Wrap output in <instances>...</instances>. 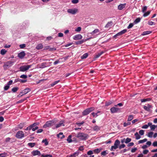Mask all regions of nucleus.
I'll list each match as a JSON object with an SVG mask.
<instances>
[{"instance_id": "2f4dec72", "label": "nucleus", "mask_w": 157, "mask_h": 157, "mask_svg": "<svg viewBox=\"0 0 157 157\" xmlns=\"http://www.w3.org/2000/svg\"><path fill=\"white\" fill-rule=\"evenodd\" d=\"M7 51L5 49H2L0 52V53L2 55H4L6 52Z\"/></svg>"}, {"instance_id": "a18cd8bd", "label": "nucleus", "mask_w": 157, "mask_h": 157, "mask_svg": "<svg viewBox=\"0 0 157 157\" xmlns=\"http://www.w3.org/2000/svg\"><path fill=\"white\" fill-rule=\"evenodd\" d=\"M60 135H62V136L60 137L61 139H63L65 137V136L63 135V133L62 132H60L59 134H57V136L59 137V136Z\"/></svg>"}, {"instance_id": "c9c22d12", "label": "nucleus", "mask_w": 157, "mask_h": 157, "mask_svg": "<svg viewBox=\"0 0 157 157\" xmlns=\"http://www.w3.org/2000/svg\"><path fill=\"white\" fill-rule=\"evenodd\" d=\"M41 157H52V156L51 155L42 154L41 155Z\"/></svg>"}, {"instance_id": "680f3d73", "label": "nucleus", "mask_w": 157, "mask_h": 157, "mask_svg": "<svg viewBox=\"0 0 157 157\" xmlns=\"http://www.w3.org/2000/svg\"><path fill=\"white\" fill-rule=\"evenodd\" d=\"M10 88V86L8 84L7 85L5 86L4 87V90H7Z\"/></svg>"}, {"instance_id": "0eeeda50", "label": "nucleus", "mask_w": 157, "mask_h": 157, "mask_svg": "<svg viewBox=\"0 0 157 157\" xmlns=\"http://www.w3.org/2000/svg\"><path fill=\"white\" fill-rule=\"evenodd\" d=\"M127 30L126 29H123L121 32L117 33L114 36H113V37L114 38H116L118 36L121 35L127 32Z\"/></svg>"}, {"instance_id": "7c9ffc66", "label": "nucleus", "mask_w": 157, "mask_h": 157, "mask_svg": "<svg viewBox=\"0 0 157 157\" xmlns=\"http://www.w3.org/2000/svg\"><path fill=\"white\" fill-rule=\"evenodd\" d=\"M83 42H84L83 40H81L75 42V44L76 45L81 44H82Z\"/></svg>"}, {"instance_id": "a211bd4d", "label": "nucleus", "mask_w": 157, "mask_h": 157, "mask_svg": "<svg viewBox=\"0 0 157 157\" xmlns=\"http://www.w3.org/2000/svg\"><path fill=\"white\" fill-rule=\"evenodd\" d=\"M105 52L102 51L100 52V53H98L96 54L94 57V59L95 60L99 57L101 55Z\"/></svg>"}, {"instance_id": "864d4df0", "label": "nucleus", "mask_w": 157, "mask_h": 157, "mask_svg": "<svg viewBox=\"0 0 157 157\" xmlns=\"http://www.w3.org/2000/svg\"><path fill=\"white\" fill-rule=\"evenodd\" d=\"M26 100V98H25L23 99L20 100H19V101H17V103H22L23 101H24L25 100Z\"/></svg>"}, {"instance_id": "09e8293b", "label": "nucleus", "mask_w": 157, "mask_h": 157, "mask_svg": "<svg viewBox=\"0 0 157 157\" xmlns=\"http://www.w3.org/2000/svg\"><path fill=\"white\" fill-rule=\"evenodd\" d=\"M42 142L44 143L45 145H47L48 144V142L46 139L43 140L42 141Z\"/></svg>"}, {"instance_id": "603ef678", "label": "nucleus", "mask_w": 157, "mask_h": 157, "mask_svg": "<svg viewBox=\"0 0 157 157\" xmlns=\"http://www.w3.org/2000/svg\"><path fill=\"white\" fill-rule=\"evenodd\" d=\"M125 146L124 144H123L121 145H120L119 147V148L120 149H121L122 148H124Z\"/></svg>"}, {"instance_id": "6e6552de", "label": "nucleus", "mask_w": 157, "mask_h": 157, "mask_svg": "<svg viewBox=\"0 0 157 157\" xmlns=\"http://www.w3.org/2000/svg\"><path fill=\"white\" fill-rule=\"evenodd\" d=\"M13 61H8L4 64L3 67L4 68H7V67H10L13 64Z\"/></svg>"}, {"instance_id": "4be33fe9", "label": "nucleus", "mask_w": 157, "mask_h": 157, "mask_svg": "<svg viewBox=\"0 0 157 157\" xmlns=\"http://www.w3.org/2000/svg\"><path fill=\"white\" fill-rule=\"evenodd\" d=\"M99 32V30L98 29H96L90 33L91 35L95 34Z\"/></svg>"}, {"instance_id": "2eb2a0df", "label": "nucleus", "mask_w": 157, "mask_h": 157, "mask_svg": "<svg viewBox=\"0 0 157 157\" xmlns=\"http://www.w3.org/2000/svg\"><path fill=\"white\" fill-rule=\"evenodd\" d=\"M30 91H31V90L30 89H29V88H26L24 90H23L21 91L20 92V93L21 94L23 93V94H27V93H29V92Z\"/></svg>"}, {"instance_id": "774afa93", "label": "nucleus", "mask_w": 157, "mask_h": 157, "mask_svg": "<svg viewBox=\"0 0 157 157\" xmlns=\"http://www.w3.org/2000/svg\"><path fill=\"white\" fill-rule=\"evenodd\" d=\"M152 145L155 147H157V141H155L152 143Z\"/></svg>"}, {"instance_id": "f3484780", "label": "nucleus", "mask_w": 157, "mask_h": 157, "mask_svg": "<svg viewBox=\"0 0 157 157\" xmlns=\"http://www.w3.org/2000/svg\"><path fill=\"white\" fill-rule=\"evenodd\" d=\"M126 6V3L121 4L118 6V9L119 10H122Z\"/></svg>"}, {"instance_id": "b1692460", "label": "nucleus", "mask_w": 157, "mask_h": 157, "mask_svg": "<svg viewBox=\"0 0 157 157\" xmlns=\"http://www.w3.org/2000/svg\"><path fill=\"white\" fill-rule=\"evenodd\" d=\"M88 55L87 53H85L81 57V58L82 59H86L88 56Z\"/></svg>"}, {"instance_id": "f03ea898", "label": "nucleus", "mask_w": 157, "mask_h": 157, "mask_svg": "<svg viewBox=\"0 0 157 157\" xmlns=\"http://www.w3.org/2000/svg\"><path fill=\"white\" fill-rule=\"evenodd\" d=\"M57 122L56 120H54L52 121H49L46 122L45 124L43 126V128H47L52 126L55 124Z\"/></svg>"}, {"instance_id": "338daca9", "label": "nucleus", "mask_w": 157, "mask_h": 157, "mask_svg": "<svg viewBox=\"0 0 157 157\" xmlns=\"http://www.w3.org/2000/svg\"><path fill=\"white\" fill-rule=\"evenodd\" d=\"M27 81V80H23L21 79H20L19 80V82H21L22 83L26 82Z\"/></svg>"}, {"instance_id": "bb28decb", "label": "nucleus", "mask_w": 157, "mask_h": 157, "mask_svg": "<svg viewBox=\"0 0 157 157\" xmlns=\"http://www.w3.org/2000/svg\"><path fill=\"white\" fill-rule=\"evenodd\" d=\"M28 145L31 147H34L36 145V143H29L28 144Z\"/></svg>"}, {"instance_id": "37998d69", "label": "nucleus", "mask_w": 157, "mask_h": 157, "mask_svg": "<svg viewBox=\"0 0 157 157\" xmlns=\"http://www.w3.org/2000/svg\"><path fill=\"white\" fill-rule=\"evenodd\" d=\"M150 100L148 98L142 99L140 100L141 102H145Z\"/></svg>"}, {"instance_id": "20e7f679", "label": "nucleus", "mask_w": 157, "mask_h": 157, "mask_svg": "<svg viewBox=\"0 0 157 157\" xmlns=\"http://www.w3.org/2000/svg\"><path fill=\"white\" fill-rule=\"evenodd\" d=\"M16 138L18 139H21L24 136V133L22 131H18L15 135Z\"/></svg>"}, {"instance_id": "a878e982", "label": "nucleus", "mask_w": 157, "mask_h": 157, "mask_svg": "<svg viewBox=\"0 0 157 157\" xmlns=\"http://www.w3.org/2000/svg\"><path fill=\"white\" fill-rule=\"evenodd\" d=\"M101 149L98 148L95 149L93 150V152L96 154H98L101 151Z\"/></svg>"}, {"instance_id": "c85d7f7f", "label": "nucleus", "mask_w": 157, "mask_h": 157, "mask_svg": "<svg viewBox=\"0 0 157 157\" xmlns=\"http://www.w3.org/2000/svg\"><path fill=\"white\" fill-rule=\"evenodd\" d=\"M71 135H70L68 136V138L67 139V141L69 143H71L72 141V139H71Z\"/></svg>"}, {"instance_id": "473e14b6", "label": "nucleus", "mask_w": 157, "mask_h": 157, "mask_svg": "<svg viewBox=\"0 0 157 157\" xmlns=\"http://www.w3.org/2000/svg\"><path fill=\"white\" fill-rule=\"evenodd\" d=\"M140 20L141 19L140 17H138L134 21V23L135 24H137L140 21Z\"/></svg>"}, {"instance_id": "4d7b16f0", "label": "nucleus", "mask_w": 157, "mask_h": 157, "mask_svg": "<svg viewBox=\"0 0 157 157\" xmlns=\"http://www.w3.org/2000/svg\"><path fill=\"white\" fill-rule=\"evenodd\" d=\"M134 24L132 23H130L129 25L128 26V29H130L132 28Z\"/></svg>"}, {"instance_id": "0e129e2a", "label": "nucleus", "mask_w": 157, "mask_h": 157, "mask_svg": "<svg viewBox=\"0 0 157 157\" xmlns=\"http://www.w3.org/2000/svg\"><path fill=\"white\" fill-rule=\"evenodd\" d=\"M149 152V151L148 150H145L143 151V153L144 155L147 154Z\"/></svg>"}, {"instance_id": "e433bc0d", "label": "nucleus", "mask_w": 157, "mask_h": 157, "mask_svg": "<svg viewBox=\"0 0 157 157\" xmlns=\"http://www.w3.org/2000/svg\"><path fill=\"white\" fill-rule=\"evenodd\" d=\"M125 143L126 144L128 143L131 141V139L129 138H127L126 139H125Z\"/></svg>"}, {"instance_id": "9b49d317", "label": "nucleus", "mask_w": 157, "mask_h": 157, "mask_svg": "<svg viewBox=\"0 0 157 157\" xmlns=\"http://www.w3.org/2000/svg\"><path fill=\"white\" fill-rule=\"evenodd\" d=\"M152 107V105L148 104L147 106H144V110L150 112L151 111L150 108H151Z\"/></svg>"}, {"instance_id": "aec40b11", "label": "nucleus", "mask_w": 157, "mask_h": 157, "mask_svg": "<svg viewBox=\"0 0 157 157\" xmlns=\"http://www.w3.org/2000/svg\"><path fill=\"white\" fill-rule=\"evenodd\" d=\"M120 143V141L118 140H117L114 142V145L118 148V146H119Z\"/></svg>"}, {"instance_id": "ea45409f", "label": "nucleus", "mask_w": 157, "mask_h": 157, "mask_svg": "<svg viewBox=\"0 0 157 157\" xmlns=\"http://www.w3.org/2000/svg\"><path fill=\"white\" fill-rule=\"evenodd\" d=\"M59 81H60V80H59L55 81L53 83H52L51 84V86H53L54 85H56L57 83H58L59 82Z\"/></svg>"}, {"instance_id": "c03bdc74", "label": "nucleus", "mask_w": 157, "mask_h": 157, "mask_svg": "<svg viewBox=\"0 0 157 157\" xmlns=\"http://www.w3.org/2000/svg\"><path fill=\"white\" fill-rule=\"evenodd\" d=\"M100 113V112L99 111H98V112L97 113H95L94 112L93 113H91V114L93 115V117H97L98 116V113Z\"/></svg>"}, {"instance_id": "de8ad7c7", "label": "nucleus", "mask_w": 157, "mask_h": 157, "mask_svg": "<svg viewBox=\"0 0 157 157\" xmlns=\"http://www.w3.org/2000/svg\"><path fill=\"white\" fill-rule=\"evenodd\" d=\"M117 148V147L116 146H115V145H114V146H113L111 147L110 149V150L111 151H113V149H116Z\"/></svg>"}, {"instance_id": "dca6fc26", "label": "nucleus", "mask_w": 157, "mask_h": 157, "mask_svg": "<svg viewBox=\"0 0 157 157\" xmlns=\"http://www.w3.org/2000/svg\"><path fill=\"white\" fill-rule=\"evenodd\" d=\"M25 55V52L22 51L18 54V56L20 59H22Z\"/></svg>"}, {"instance_id": "6ab92c4d", "label": "nucleus", "mask_w": 157, "mask_h": 157, "mask_svg": "<svg viewBox=\"0 0 157 157\" xmlns=\"http://www.w3.org/2000/svg\"><path fill=\"white\" fill-rule=\"evenodd\" d=\"M113 25V21H110L109 22H108L107 24L105 25V28H108L109 27Z\"/></svg>"}, {"instance_id": "8fccbe9b", "label": "nucleus", "mask_w": 157, "mask_h": 157, "mask_svg": "<svg viewBox=\"0 0 157 157\" xmlns=\"http://www.w3.org/2000/svg\"><path fill=\"white\" fill-rule=\"evenodd\" d=\"M20 78H22L26 79L27 78V76L26 75H23L20 76Z\"/></svg>"}, {"instance_id": "bf43d9fd", "label": "nucleus", "mask_w": 157, "mask_h": 157, "mask_svg": "<svg viewBox=\"0 0 157 157\" xmlns=\"http://www.w3.org/2000/svg\"><path fill=\"white\" fill-rule=\"evenodd\" d=\"M156 127V126L155 125H152L151 127V130H154Z\"/></svg>"}, {"instance_id": "69168bd1", "label": "nucleus", "mask_w": 157, "mask_h": 157, "mask_svg": "<svg viewBox=\"0 0 157 157\" xmlns=\"http://www.w3.org/2000/svg\"><path fill=\"white\" fill-rule=\"evenodd\" d=\"M139 133L141 135H143L144 134V130H140L139 131Z\"/></svg>"}, {"instance_id": "052dcab7", "label": "nucleus", "mask_w": 157, "mask_h": 157, "mask_svg": "<svg viewBox=\"0 0 157 157\" xmlns=\"http://www.w3.org/2000/svg\"><path fill=\"white\" fill-rule=\"evenodd\" d=\"M79 1V0H72L71 1V2L73 4H77Z\"/></svg>"}, {"instance_id": "6e6d98bb", "label": "nucleus", "mask_w": 157, "mask_h": 157, "mask_svg": "<svg viewBox=\"0 0 157 157\" xmlns=\"http://www.w3.org/2000/svg\"><path fill=\"white\" fill-rule=\"evenodd\" d=\"M93 153V151L90 150L88 151L87 152V154L88 155H91Z\"/></svg>"}, {"instance_id": "3c124183", "label": "nucleus", "mask_w": 157, "mask_h": 157, "mask_svg": "<svg viewBox=\"0 0 157 157\" xmlns=\"http://www.w3.org/2000/svg\"><path fill=\"white\" fill-rule=\"evenodd\" d=\"M84 123V122L82 121L81 123L76 122V124L78 125V126L80 127L81 126V125L83 124Z\"/></svg>"}, {"instance_id": "412c9836", "label": "nucleus", "mask_w": 157, "mask_h": 157, "mask_svg": "<svg viewBox=\"0 0 157 157\" xmlns=\"http://www.w3.org/2000/svg\"><path fill=\"white\" fill-rule=\"evenodd\" d=\"M152 33V31H144L143 32L142 35H148Z\"/></svg>"}, {"instance_id": "e2e57ef3", "label": "nucleus", "mask_w": 157, "mask_h": 157, "mask_svg": "<svg viewBox=\"0 0 157 157\" xmlns=\"http://www.w3.org/2000/svg\"><path fill=\"white\" fill-rule=\"evenodd\" d=\"M131 124V123L130 122H127V123H124V127H126V126H128V125H130Z\"/></svg>"}, {"instance_id": "5fc2aeb1", "label": "nucleus", "mask_w": 157, "mask_h": 157, "mask_svg": "<svg viewBox=\"0 0 157 157\" xmlns=\"http://www.w3.org/2000/svg\"><path fill=\"white\" fill-rule=\"evenodd\" d=\"M153 134V132H150L148 133V137L151 138L152 137V135Z\"/></svg>"}, {"instance_id": "c756f323", "label": "nucleus", "mask_w": 157, "mask_h": 157, "mask_svg": "<svg viewBox=\"0 0 157 157\" xmlns=\"http://www.w3.org/2000/svg\"><path fill=\"white\" fill-rule=\"evenodd\" d=\"M151 13V11L149 10L147 12L144 13L143 15V16L144 17H146L149 15Z\"/></svg>"}, {"instance_id": "39448f33", "label": "nucleus", "mask_w": 157, "mask_h": 157, "mask_svg": "<svg viewBox=\"0 0 157 157\" xmlns=\"http://www.w3.org/2000/svg\"><path fill=\"white\" fill-rule=\"evenodd\" d=\"M32 66V65H24L21 66L20 67V71L24 72L28 70Z\"/></svg>"}, {"instance_id": "1a4fd4ad", "label": "nucleus", "mask_w": 157, "mask_h": 157, "mask_svg": "<svg viewBox=\"0 0 157 157\" xmlns=\"http://www.w3.org/2000/svg\"><path fill=\"white\" fill-rule=\"evenodd\" d=\"M120 109L119 108L115 107H113L110 109L112 113H114L118 112Z\"/></svg>"}, {"instance_id": "7ed1b4c3", "label": "nucleus", "mask_w": 157, "mask_h": 157, "mask_svg": "<svg viewBox=\"0 0 157 157\" xmlns=\"http://www.w3.org/2000/svg\"><path fill=\"white\" fill-rule=\"evenodd\" d=\"M95 108L94 107L89 108L85 110L82 112V115L83 116H86L90 113Z\"/></svg>"}, {"instance_id": "49530a36", "label": "nucleus", "mask_w": 157, "mask_h": 157, "mask_svg": "<svg viewBox=\"0 0 157 157\" xmlns=\"http://www.w3.org/2000/svg\"><path fill=\"white\" fill-rule=\"evenodd\" d=\"M147 7L146 6H144L142 9V11L143 13H144L147 9Z\"/></svg>"}, {"instance_id": "f704fd0d", "label": "nucleus", "mask_w": 157, "mask_h": 157, "mask_svg": "<svg viewBox=\"0 0 157 157\" xmlns=\"http://www.w3.org/2000/svg\"><path fill=\"white\" fill-rule=\"evenodd\" d=\"M147 141V139L146 138H145L143 140H140L139 141V144L142 143L144 142H145Z\"/></svg>"}, {"instance_id": "4468645a", "label": "nucleus", "mask_w": 157, "mask_h": 157, "mask_svg": "<svg viewBox=\"0 0 157 157\" xmlns=\"http://www.w3.org/2000/svg\"><path fill=\"white\" fill-rule=\"evenodd\" d=\"M78 154L79 152L78 151H77L72 154L67 155L66 157H76L78 155Z\"/></svg>"}, {"instance_id": "13d9d810", "label": "nucleus", "mask_w": 157, "mask_h": 157, "mask_svg": "<svg viewBox=\"0 0 157 157\" xmlns=\"http://www.w3.org/2000/svg\"><path fill=\"white\" fill-rule=\"evenodd\" d=\"M112 103V102L111 101H109L108 102H106L105 103V105L106 106H108L109 105L111 104Z\"/></svg>"}, {"instance_id": "393cba45", "label": "nucleus", "mask_w": 157, "mask_h": 157, "mask_svg": "<svg viewBox=\"0 0 157 157\" xmlns=\"http://www.w3.org/2000/svg\"><path fill=\"white\" fill-rule=\"evenodd\" d=\"M100 128L98 126L96 125L93 128V130L94 131H98L100 130Z\"/></svg>"}, {"instance_id": "58836bf2", "label": "nucleus", "mask_w": 157, "mask_h": 157, "mask_svg": "<svg viewBox=\"0 0 157 157\" xmlns=\"http://www.w3.org/2000/svg\"><path fill=\"white\" fill-rule=\"evenodd\" d=\"M148 24L150 25H155V23L152 21H148Z\"/></svg>"}, {"instance_id": "ddd939ff", "label": "nucleus", "mask_w": 157, "mask_h": 157, "mask_svg": "<svg viewBox=\"0 0 157 157\" xmlns=\"http://www.w3.org/2000/svg\"><path fill=\"white\" fill-rule=\"evenodd\" d=\"M31 153L33 156H36V155L40 156L41 155L40 152L38 150L33 151Z\"/></svg>"}, {"instance_id": "cd10ccee", "label": "nucleus", "mask_w": 157, "mask_h": 157, "mask_svg": "<svg viewBox=\"0 0 157 157\" xmlns=\"http://www.w3.org/2000/svg\"><path fill=\"white\" fill-rule=\"evenodd\" d=\"M135 136L136 139V140H138L141 137L138 134V132H136L135 134Z\"/></svg>"}, {"instance_id": "79ce46f5", "label": "nucleus", "mask_w": 157, "mask_h": 157, "mask_svg": "<svg viewBox=\"0 0 157 157\" xmlns=\"http://www.w3.org/2000/svg\"><path fill=\"white\" fill-rule=\"evenodd\" d=\"M18 126L20 129H22L24 126V124L23 123H21L18 125Z\"/></svg>"}, {"instance_id": "a19ab883", "label": "nucleus", "mask_w": 157, "mask_h": 157, "mask_svg": "<svg viewBox=\"0 0 157 157\" xmlns=\"http://www.w3.org/2000/svg\"><path fill=\"white\" fill-rule=\"evenodd\" d=\"M46 63H43L41 64V68H44L46 67Z\"/></svg>"}, {"instance_id": "4c0bfd02", "label": "nucleus", "mask_w": 157, "mask_h": 157, "mask_svg": "<svg viewBox=\"0 0 157 157\" xmlns=\"http://www.w3.org/2000/svg\"><path fill=\"white\" fill-rule=\"evenodd\" d=\"M18 88L17 87H15L13 88L12 89V91L13 92L15 93L18 90Z\"/></svg>"}, {"instance_id": "f8f14e48", "label": "nucleus", "mask_w": 157, "mask_h": 157, "mask_svg": "<svg viewBox=\"0 0 157 157\" xmlns=\"http://www.w3.org/2000/svg\"><path fill=\"white\" fill-rule=\"evenodd\" d=\"M82 38V36L80 34H78L74 36L73 37V39L74 40H77L81 39Z\"/></svg>"}, {"instance_id": "f257e3e1", "label": "nucleus", "mask_w": 157, "mask_h": 157, "mask_svg": "<svg viewBox=\"0 0 157 157\" xmlns=\"http://www.w3.org/2000/svg\"><path fill=\"white\" fill-rule=\"evenodd\" d=\"M76 137L81 140H85L88 138L89 135L83 132H79Z\"/></svg>"}, {"instance_id": "5701e85b", "label": "nucleus", "mask_w": 157, "mask_h": 157, "mask_svg": "<svg viewBox=\"0 0 157 157\" xmlns=\"http://www.w3.org/2000/svg\"><path fill=\"white\" fill-rule=\"evenodd\" d=\"M43 48V45L41 44H38L36 47V49L39 50L42 49Z\"/></svg>"}, {"instance_id": "9d476101", "label": "nucleus", "mask_w": 157, "mask_h": 157, "mask_svg": "<svg viewBox=\"0 0 157 157\" xmlns=\"http://www.w3.org/2000/svg\"><path fill=\"white\" fill-rule=\"evenodd\" d=\"M64 123H65V122H64V121H60L59 124H56L55 128H57L61 126H64Z\"/></svg>"}, {"instance_id": "72a5a7b5", "label": "nucleus", "mask_w": 157, "mask_h": 157, "mask_svg": "<svg viewBox=\"0 0 157 157\" xmlns=\"http://www.w3.org/2000/svg\"><path fill=\"white\" fill-rule=\"evenodd\" d=\"M133 116L132 115H130L128 117V121H130L133 119Z\"/></svg>"}, {"instance_id": "423d86ee", "label": "nucleus", "mask_w": 157, "mask_h": 157, "mask_svg": "<svg viewBox=\"0 0 157 157\" xmlns=\"http://www.w3.org/2000/svg\"><path fill=\"white\" fill-rule=\"evenodd\" d=\"M78 10L77 9H70L67 10V12L72 14H75L78 12Z\"/></svg>"}]
</instances>
